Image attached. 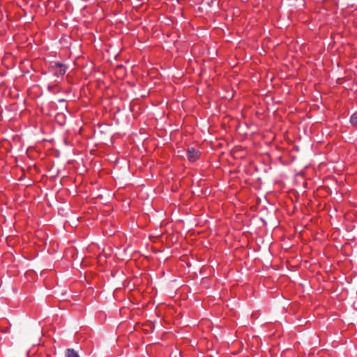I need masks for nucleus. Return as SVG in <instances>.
Wrapping results in <instances>:
<instances>
[{
	"instance_id": "obj_3",
	"label": "nucleus",
	"mask_w": 357,
	"mask_h": 357,
	"mask_svg": "<svg viewBox=\"0 0 357 357\" xmlns=\"http://www.w3.org/2000/svg\"><path fill=\"white\" fill-rule=\"evenodd\" d=\"M66 357H79L78 354L73 349H68L66 351Z\"/></svg>"
},
{
	"instance_id": "obj_1",
	"label": "nucleus",
	"mask_w": 357,
	"mask_h": 357,
	"mask_svg": "<svg viewBox=\"0 0 357 357\" xmlns=\"http://www.w3.org/2000/svg\"><path fill=\"white\" fill-rule=\"evenodd\" d=\"M200 157V152L199 150L195 149V148H188L187 151V158L188 160L193 162L198 160Z\"/></svg>"
},
{
	"instance_id": "obj_4",
	"label": "nucleus",
	"mask_w": 357,
	"mask_h": 357,
	"mask_svg": "<svg viewBox=\"0 0 357 357\" xmlns=\"http://www.w3.org/2000/svg\"><path fill=\"white\" fill-rule=\"evenodd\" d=\"M350 123L354 126H357V112L354 113L350 118Z\"/></svg>"
},
{
	"instance_id": "obj_2",
	"label": "nucleus",
	"mask_w": 357,
	"mask_h": 357,
	"mask_svg": "<svg viewBox=\"0 0 357 357\" xmlns=\"http://www.w3.org/2000/svg\"><path fill=\"white\" fill-rule=\"evenodd\" d=\"M54 68H56L54 75L56 77L63 76L66 72V67L64 65L61 64L59 63H55Z\"/></svg>"
}]
</instances>
